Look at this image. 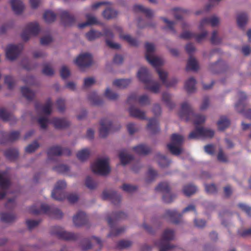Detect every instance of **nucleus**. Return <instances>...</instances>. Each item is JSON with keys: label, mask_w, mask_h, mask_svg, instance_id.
<instances>
[{"label": "nucleus", "mask_w": 251, "mask_h": 251, "mask_svg": "<svg viewBox=\"0 0 251 251\" xmlns=\"http://www.w3.org/2000/svg\"><path fill=\"white\" fill-rule=\"evenodd\" d=\"M178 114L181 120L192 122L195 125L202 124L205 121L204 116L195 114L191 105L187 101L182 103Z\"/></svg>", "instance_id": "obj_1"}, {"label": "nucleus", "mask_w": 251, "mask_h": 251, "mask_svg": "<svg viewBox=\"0 0 251 251\" xmlns=\"http://www.w3.org/2000/svg\"><path fill=\"white\" fill-rule=\"evenodd\" d=\"M137 75L144 84L146 89L154 93H158L159 92L161 84L158 81L152 80L151 75L146 68L141 67L138 72Z\"/></svg>", "instance_id": "obj_2"}, {"label": "nucleus", "mask_w": 251, "mask_h": 251, "mask_svg": "<svg viewBox=\"0 0 251 251\" xmlns=\"http://www.w3.org/2000/svg\"><path fill=\"white\" fill-rule=\"evenodd\" d=\"M126 213L122 211H119L113 213L111 217L107 218V222L110 227V233L108 234V237L117 236L123 233L126 228L124 226L119 227H116L117 221L125 219L126 217Z\"/></svg>", "instance_id": "obj_3"}, {"label": "nucleus", "mask_w": 251, "mask_h": 251, "mask_svg": "<svg viewBox=\"0 0 251 251\" xmlns=\"http://www.w3.org/2000/svg\"><path fill=\"white\" fill-rule=\"evenodd\" d=\"M29 211L35 215L46 213L56 219H60L63 217V213L58 208L50 207L43 203H38L33 205L30 208Z\"/></svg>", "instance_id": "obj_4"}, {"label": "nucleus", "mask_w": 251, "mask_h": 251, "mask_svg": "<svg viewBox=\"0 0 251 251\" xmlns=\"http://www.w3.org/2000/svg\"><path fill=\"white\" fill-rule=\"evenodd\" d=\"M146 58L147 60L157 69L164 63L163 60L155 54V48L153 44L147 43L145 45Z\"/></svg>", "instance_id": "obj_5"}, {"label": "nucleus", "mask_w": 251, "mask_h": 251, "mask_svg": "<svg viewBox=\"0 0 251 251\" xmlns=\"http://www.w3.org/2000/svg\"><path fill=\"white\" fill-rule=\"evenodd\" d=\"M174 230L167 229L164 231L161 240L155 243V244L159 247V251H169L174 248V246L171 245L169 242L174 240Z\"/></svg>", "instance_id": "obj_6"}, {"label": "nucleus", "mask_w": 251, "mask_h": 251, "mask_svg": "<svg viewBox=\"0 0 251 251\" xmlns=\"http://www.w3.org/2000/svg\"><path fill=\"white\" fill-rule=\"evenodd\" d=\"M92 171L97 174L105 176L110 171L109 159L107 157L98 158L91 166Z\"/></svg>", "instance_id": "obj_7"}, {"label": "nucleus", "mask_w": 251, "mask_h": 251, "mask_svg": "<svg viewBox=\"0 0 251 251\" xmlns=\"http://www.w3.org/2000/svg\"><path fill=\"white\" fill-rule=\"evenodd\" d=\"M184 138L182 136L173 134L172 136L171 143L167 145L170 152L174 155H178L183 152V149L181 147L183 143Z\"/></svg>", "instance_id": "obj_8"}, {"label": "nucleus", "mask_w": 251, "mask_h": 251, "mask_svg": "<svg viewBox=\"0 0 251 251\" xmlns=\"http://www.w3.org/2000/svg\"><path fill=\"white\" fill-rule=\"evenodd\" d=\"M214 135V130L201 126H197L195 130L192 131L189 135L190 139H196L199 138H211Z\"/></svg>", "instance_id": "obj_9"}, {"label": "nucleus", "mask_w": 251, "mask_h": 251, "mask_svg": "<svg viewBox=\"0 0 251 251\" xmlns=\"http://www.w3.org/2000/svg\"><path fill=\"white\" fill-rule=\"evenodd\" d=\"M40 28L37 22H32L28 24L21 34L22 39L25 41L30 39L31 36L37 35Z\"/></svg>", "instance_id": "obj_10"}, {"label": "nucleus", "mask_w": 251, "mask_h": 251, "mask_svg": "<svg viewBox=\"0 0 251 251\" xmlns=\"http://www.w3.org/2000/svg\"><path fill=\"white\" fill-rule=\"evenodd\" d=\"M51 234L56 236L57 237L66 240H75L77 235L74 233L65 231L60 226H52L50 229Z\"/></svg>", "instance_id": "obj_11"}, {"label": "nucleus", "mask_w": 251, "mask_h": 251, "mask_svg": "<svg viewBox=\"0 0 251 251\" xmlns=\"http://www.w3.org/2000/svg\"><path fill=\"white\" fill-rule=\"evenodd\" d=\"M66 183L64 180L58 181L51 192V197L57 201H61L65 198L64 189L66 187Z\"/></svg>", "instance_id": "obj_12"}, {"label": "nucleus", "mask_w": 251, "mask_h": 251, "mask_svg": "<svg viewBox=\"0 0 251 251\" xmlns=\"http://www.w3.org/2000/svg\"><path fill=\"white\" fill-rule=\"evenodd\" d=\"M155 190L164 193L163 200L166 203L171 202L176 197L175 195L172 194L170 192V187L168 183L166 182L160 183L155 188Z\"/></svg>", "instance_id": "obj_13"}, {"label": "nucleus", "mask_w": 251, "mask_h": 251, "mask_svg": "<svg viewBox=\"0 0 251 251\" xmlns=\"http://www.w3.org/2000/svg\"><path fill=\"white\" fill-rule=\"evenodd\" d=\"M92 62V56L89 53H83L79 54L75 60V64L80 69L90 66Z\"/></svg>", "instance_id": "obj_14"}, {"label": "nucleus", "mask_w": 251, "mask_h": 251, "mask_svg": "<svg viewBox=\"0 0 251 251\" xmlns=\"http://www.w3.org/2000/svg\"><path fill=\"white\" fill-rule=\"evenodd\" d=\"M156 70L162 84L166 87H173L177 84L178 82V79L177 78H173L170 80H167V78L168 77V73L167 72L159 68H157Z\"/></svg>", "instance_id": "obj_15"}, {"label": "nucleus", "mask_w": 251, "mask_h": 251, "mask_svg": "<svg viewBox=\"0 0 251 251\" xmlns=\"http://www.w3.org/2000/svg\"><path fill=\"white\" fill-rule=\"evenodd\" d=\"M71 154V151L68 148H62L59 146H54L50 148L48 151V158L50 160L53 159L54 156L61 155H70Z\"/></svg>", "instance_id": "obj_16"}, {"label": "nucleus", "mask_w": 251, "mask_h": 251, "mask_svg": "<svg viewBox=\"0 0 251 251\" xmlns=\"http://www.w3.org/2000/svg\"><path fill=\"white\" fill-rule=\"evenodd\" d=\"M112 122L107 118H104L100 121V126L99 127L100 136L101 137H106L109 133L111 128Z\"/></svg>", "instance_id": "obj_17"}, {"label": "nucleus", "mask_w": 251, "mask_h": 251, "mask_svg": "<svg viewBox=\"0 0 251 251\" xmlns=\"http://www.w3.org/2000/svg\"><path fill=\"white\" fill-rule=\"evenodd\" d=\"M220 23V18L216 15H213L209 18L202 19L199 25V29L202 30L204 27L210 25L212 27L218 26Z\"/></svg>", "instance_id": "obj_18"}, {"label": "nucleus", "mask_w": 251, "mask_h": 251, "mask_svg": "<svg viewBox=\"0 0 251 251\" xmlns=\"http://www.w3.org/2000/svg\"><path fill=\"white\" fill-rule=\"evenodd\" d=\"M127 101L130 104L137 101L141 105H148L151 103L150 98L146 94L142 95L138 97L136 94H131L128 97Z\"/></svg>", "instance_id": "obj_19"}, {"label": "nucleus", "mask_w": 251, "mask_h": 251, "mask_svg": "<svg viewBox=\"0 0 251 251\" xmlns=\"http://www.w3.org/2000/svg\"><path fill=\"white\" fill-rule=\"evenodd\" d=\"M101 198L104 200L110 201L115 205L119 204L121 201V196L112 190L103 191Z\"/></svg>", "instance_id": "obj_20"}, {"label": "nucleus", "mask_w": 251, "mask_h": 251, "mask_svg": "<svg viewBox=\"0 0 251 251\" xmlns=\"http://www.w3.org/2000/svg\"><path fill=\"white\" fill-rule=\"evenodd\" d=\"M53 107V103L50 99H48L43 105L40 104H36L35 108L38 112L42 114L49 115L52 112Z\"/></svg>", "instance_id": "obj_21"}, {"label": "nucleus", "mask_w": 251, "mask_h": 251, "mask_svg": "<svg viewBox=\"0 0 251 251\" xmlns=\"http://www.w3.org/2000/svg\"><path fill=\"white\" fill-rule=\"evenodd\" d=\"M239 100L235 104V110L239 113H243L244 112V109L247 106L246 102L247 96L242 92H238Z\"/></svg>", "instance_id": "obj_22"}, {"label": "nucleus", "mask_w": 251, "mask_h": 251, "mask_svg": "<svg viewBox=\"0 0 251 251\" xmlns=\"http://www.w3.org/2000/svg\"><path fill=\"white\" fill-rule=\"evenodd\" d=\"M51 123L55 128L59 129H65L71 126V122L65 118H54Z\"/></svg>", "instance_id": "obj_23"}, {"label": "nucleus", "mask_w": 251, "mask_h": 251, "mask_svg": "<svg viewBox=\"0 0 251 251\" xmlns=\"http://www.w3.org/2000/svg\"><path fill=\"white\" fill-rule=\"evenodd\" d=\"M73 221L75 226H80L86 223L87 217L84 212L79 211L74 215Z\"/></svg>", "instance_id": "obj_24"}, {"label": "nucleus", "mask_w": 251, "mask_h": 251, "mask_svg": "<svg viewBox=\"0 0 251 251\" xmlns=\"http://www.w3.org/2000/svg\"><path fill=\"white\" fill-rule=\"evenodd\" d=\"M61 21L66 26L72 25L75 21V18L73 15L65 10H61L59 12Z\"/></svg>", "instance_id": "obj_25"}, {"label": "nucleus", "mask_w": 251, "mask_h": 251, "mask_svg": "<svg viewBox=\"0 0 251 251\" xmlns=\"http://www.w3.org/2000/svg\"><path fill=\"white\" fill-rule=\"evenodd\" d=\"M10 185V181L2 174H0V187L2 192H0V200L3 199L6 196L5 191L8 189Z\"/></svg>", "instance_id": "obj_26"}, {"label": "nucleus", "mask_w": 251, "mask_h": 251, "mask_svg": "<svg viewBox=\"0 0 251 251\" xmlns=\"http://www.w3.org/2000/svg\"><path fill=\"white\" fill-rule=\"evenodd\" d=\"M128 112L129 115L135 118L142 120L147 119L145 112L137 107L131 106L128 109Z\"/></svg>", "instance_id": "obj_27"}, {"label": "nucleus", "mask_w": 251, "mask_h": 251, "mask_svg": "<svg viewBox=\"0 0 251 251\" xmlns=\"http://www.w3.org/2000/svg\"><path fill=\"white\" fill-rule=\"evenodd\" d=\"M165 216L170 218L173 223L177 224L180 221L181 214L176 210H168L165 212Z\"/></svg>", "instance_id": "obj_28"}, {"label": "nucleus", "mask_w": 251, "mask_h": 251, "mask_svg": "<svg viewBox=\"0 0 251 251\" xmlns=\"http://www.w3.org/2000/svg\"><path fill=\"white\" fill-rule=\"evenodd\" d=\"M119 156L121 163L123 165H126L133 159V156L128 154L127 151L126 150L121 151L119 153Z\"/></svg>", "instance_id": "obj_29"}, {"label": "nucleus", "mask_w": 251, "mask_h": 251, "mask_svg": "<svg viewBox=\"0 0 251 251\" xmlns=\"http://www.w3.org/2000/svg\"><path fill=\"white\" fill-rule=\"evenodd\" d=\"M162 100L170 109L173 108L175 106V104L172 100V95L168 92L162 93Z\"/></svg>", "instance_id": "obj_30"}, {"label": "nucleus", "mask_w": 251, "mask_h": 251, "mask_svg": "<svg viewBox=\"0 0 251 251\" xmlns=\"http://www.w3.org/2000/svg\"><path fill=\"white\" fill-rule=\"evenodd\" d=\"M85 16L87 21L79 24L78 26L79 28H83L88 25L96 24L98 23L97 19L94 16L87 14Z\"/></svg>", "instance_id": "obj_31"}, {"label": "nucleus", "mask_w": 251, "mask_h": 251, "mask_svg": "<svg viewBox=\"0 0 251 251\" xmlns=\"http://www.w3.org/2000/svg\"><path fill=\"white\" fill-rule=\"evenodd\" d=\"M134 10L137 12L140 11L145 13L146 17L149 18H151L154 15V12L151 9L140 4L134 5Z\"/></svg>", "instance_id": "obj_32"}, {"label": "nucleus", "mask_w": 251, "mask_h": 251, "mask_svg": "<svg viewBox=\"0 0 251 251\" xmlns=\"http://www.w3.org/2000/svg\"><path fill=\"white\" fill-rule=\"evenodd\" d=\"M6 57L11 61L16 59V45H9L6 50Z\"/></svg>", "instance_id": "obj_33"}, {"label": "nucleus", "mask_w": 251, "mask_h": 251, "mask_svg": "<svg viewBox=\"0 0 251 251\" xmlns=\"http://www.w3.org/2000/svg\"><path fill=\"white\" fill-rule=\"evenodd\" d=\"M133 150L139 155H146L151 151L150 148L144 144H140L134 147Z\"/></svg>", "instance_id": "obj_34"}, {"label": "nucleus", "mask_w": 251, "mask_h": 251, "mask_svg": "<svg viewBox=\"0 0 251 251\" xmlns=\"http://www.w3.org/2000/svg\"><path fill=\"white\" fill-rule=\"evenodd\" d=\"M155 158L156 161L158 162L159 165L162 168L167 167L170 164V161L164 155L160 153H157L156 155Z\"/></svg>", "instance_id": "obj_35"}, {"label": "nucleus", "mask_w": 251, "mask_h": 251, "mask_svg": "<svg viewBox=\"0 0 251 251\" xmlns=\"http://www.w3.org/2000/svg\"><path fill=\"white\" fill-rule=\"evenodd\" d=\"M196 81L193 77H190L185 83V88L189 93H193L196 90Z\"/></svg>", "instance_id": "obj_36"}, {"label": "nucleus", "mask_w": 251, "mask_h": 251, "mask_svg": "<svg viewBox=\"0 0 251 251\" xmlns=\"http://www.w3.org/2000/svg\"><path fill=\"white\" fill-rule=\"evenodd\" d=\"M162 19L166 24V25L163 27V29L168 30L173 34H176V31L175 28V25L176 23L169 21L165 18H162Z\"/></svg>", "instance_id": "obj_37"}, {"label": "nucleus", "mask_w": 251, "mask_h": 251, "mask_svg": "<svg viewBox=\"0 0 251 251\" xmlns=\"http://www.w3.org/2000/svg\"><path fill=\"white\" fill-rule=\"evenodd\" d=\"M118 14V13L116 10L110 8H107L102 13L103 17L107 20L116 18Z\"/></svg>", "instance_id": "obj_38"}, {"label": "nucleus", "mask_w": 251, "mask_h": 251, "mask_svg": "<svg viewBox=\"0 0 251 251\" xmlns=\"http://www.w3.org/2000/svg\"><path fill=\"white\" fill-rule=\"evenodd\" d=\"M90 154V150L88 148H84L78 151L76 154V156L79 160L84 161L88 158Z\"/></svg>", "instance_id": "obj_39"}, {"label": "nucleus", "mask_w": 251, "mask_h": 251, "mask_svg": "<svg viewBox=\"0 0 251 251\" xmlns=\"http://www.w3.org/2000/svg\"><path fill=\"white\" fill-rule=\"evenodd\" d=\"M217 125L218 128L221 130H223L229 126L230 121L227 117L222 116L218 122Z\"/></svg>", "instance_id": "obj_40"}, {"label": "nucleus", "mask_w": 251, "mask_h": 251, "mask_svg": "<svg viewBox=\"0 0 251 251\" xmlns=\"http://www.w3.org/2000/svg\"><path fill=\"white\" fill-rule=\"evenodd\" d=\"M248 20V16L245 13H240L237 16V23L238 25L241 28L243 27L247 24Z\"/></svg>", "instance_id": "obj_41"}, {"label": "nucleus", "mask_w": 251, "mask_h": 251, "mask_svg": "<svg viewBox=\"0 0 251 251\" xmlns=\"http://www.w3.org/2000/svg\"><path fill=\"white\" fill-rule=\"evenodd\" d=\"M149 130L152 133H155L159 130L158 126V121L155 118H152L149 120V124L147 126Z\"/></svg>", "instance_id": "obj_42"}, {"label": "nucleus", "mask_w": 251, "mask_h": 251, "mask_svg": "<svg viewBox=\"0 0 251 251\" xmlns=\"http://www.w3.org/2000/svg\"><path fill=\"white\" fill-rule=\"evenodd\" d=\"M131 80L129 79H121L115 80L113 81V84L119 88H125L130 83Z\"/></svg>", "instance_id": "obj_43"}, {"label": "nucleus", "mask_w": 251, "mask_h": 251, "mask_svg": "<svg viewBox=\"0 0 251 251\" xmlns=\"http://www.w3.org/2000/svg\"><path fill=\"white\" fill-rule=\"evenodd\" d=\"M85 185L90 190H94L98 186V182L90 176L86 177L85 180Z\"/></svg>", "instance_id": "obj_44"}, {"label": "nucleus", "mask_w": 251, "mask_h": 251, "mask_svg": "<svg viewBox=\"0 0 251 251\" xmlns=\"http://www.w3.org/2000/svg\"><path fill=\"white\" fill-rule=\"evenodd\" d=\"M197 190V187L192 184L185 185L183 188V192L187 196H190L194 194L196 192Z\"/></svg>", "instance_id": "obj_45"}, {"label": "nucleus", "mask_w": 251, "mask_h": 251, "mask_svg": "<svg viewBox=\"0 0 251 251\" xmlns=\"http://www.w3.org/2000/svg\"><path fill=\"white\" fill-rule=\"evenodd\" d=\"M102 36V33L98 31L92 29L86 34V36L89 41H93Z\"/></svg>", "instance_id": "obj_46"}, {"label": "nucleus", "mask_w": 251, "mask_h": 251, "mask_svg": "<svg viewBox=\"0 0 251 251\" xmlns=\"http://www.w3.org/2000/svg\"><path fill=\"white\" fill-rule=\"evenodd\" d=\"M120 38L126 41L129 45L131 46H137L139 44V42L137 39L132 38L130 35L128 34H120Z\"/></svg>", "instance_id": "obj_47"}, {"label": "nucleus", "mask_w": 251, "mask_h": 251, "mask_svg": "<svg viewBox=\"0 0 251 251\" xmlns=\"http://www.w3.org/2000/svg\"><path fill=\"white\" fill-rule=\"evenodd\" d=\"M198 68L199 66L196 60L194 58L190 57L187 62V70L197 71Z\"/></svg>", "instance_id": "obj_48"}, {"label": "nucleus", "mask_w": 251, "mask_h": 251, "mask_svg": "<svg viewBox=\"0 0 251 251\" xmlns=\"http://www.w3.org/2000/svg\"><path fill=\"white\" fill-rule=\"evenodd\" d=\"M104 95L108 99L112 101H116L118 100L119 98V95L117 93L110 90L108 88L106 89Z\"/></svg>", "instance_id": "obj_49"}, {"label": "nucleus", "mask_w": 251, "mask_h": 251, "mask_svg": "<svg viewBox=\"0 0 251 251\" xmlns=\"http://www.w3.org/2000/svg\"><path fill=\"white\" fill-rule=\"evenodd\" d=\"M53 170L58 173H61L65 175H69L70 168L69 167L64 164H60L55 166L53 168Z\"/></svg>", "instance_id": "obj_50"}, {"label": "nucleus", "mask_w": 251, "mask_h": 251, "mask_svg": "<svg viewBox=\"0 0 251 251\" xmlns=\"http://www.w3.org/2000/svg\"><path fill=\"white\" fill-rule=\"evenodd\" d=\"M23 95L28 100H32L34 97V93L28 88L24 87L21 89Z\"/></svg>", "instance_id": "obj_51"}, {"label": "nucleus", "mask_w": 251, "mask_h": 251, "mask_svg": "<svg viewBox=\"0 0 251 251\" xmlns=\"http://www.w3.org/2000/svg\"><path fill=\"white\" fill-rule=\"evenodd\" d=\"M88 99L95 105H99L101 103L100 97L95 92H92L89 95Z\"/></svg>", "instance_id": "obj_52"}, {"label": "nucleus", "mask_w": 251, "mask_h": 251, "mask_svg": "<svg viewBox=\"0 0 251 251\" xmlns=\"http://www.w3.org/2000/svg\"><path fill=\"white\" fill-rule=\"evenodd\" d=\"M56 15L52 11H46L44 14V19L47 23H51L55 21Z\"/></svg>", "instance_id": "obj_53"}, {"label": "nucleus", "mask_w": 251, "mask_h": 251, "mask_svg": "<svg viewBox=\"0 0 251 251\" xmlns=\"http://www.w3.org/2000/svg\"><path fill=\"white\" fill-rule=\"evenodd\" d=\"M15 217L13 214L3 213L1 214L0 220L5 223H10L14 220Z\"/></svg>", "instance_id": "obj_54"}, {"label": "nucleus", "mask_w": 251, "mask_h": 251, "mask_svg": "<svg viewBox=\"0 0 251 251\" xmlns=\"http://www.w3.org/2000/svg\"><path fill=\"white\" fill-rule=\"evenodd\" d=\"M12 115L5 110L4 108H0V118L4 121H8L11 119Z\"/></svg>", "instance_id": "obj_55"}, {"label": "nucleus", "mask_w": 251, "mask_h": 251, "mask_svg": "<svg viewBox=\"0 0 251 251\" xmlns=\"http://www.w3.org/2000/svg\"><path fill=\"white\" fill-rule=\"evenodd\" d=\"M174 15L176 19L181 20L182 19V15L186 13L187 10L181 8L176 7L173 9Z\"/></svg>", "instance_id": "obj_56"}, {"label": "nucleus", "mask_w": 251, "mask_h": 251, "mask_svg": "<svg viewBox=\"0 0 251 251\" xmlns=\"http://www.w3.org/2000/svg\"><path fill=\"white\" fill-rule=\"evenodd\" d=\"M157 176V173L152 168H149L147 174V177L146 181L148 182H150L154 180Z\"/></svg>", "instance_id": "obj_57"}, {"label": "nucleus", "mask_w": 251, "mask_h": 251, "mask_svg": "<svg viewBox=\"0 0 251 251\" xmlns=\"http://www.w3.org/2000/svg\"><path fill=\"white\" fill-rule=\"evenodd\" d=\"M38 123L42 129H46L48 126L49 121L48 118L40 117L38 119Z\"/></svg>", "instance_id": "obj_58"}, {"label": "nucleus", "mask_w": 251, "mask_h": 251, "mask_svg": "<svg viewBox=\"0 0 251 251\" xmlns=\"http://www.w3.org/2000/svg\"><path fill=\"white\" fill-rule=\"evenodd\" d=\"M39 147L38 142L36 141H34L31 144L28 145L25 148V151L27 153H32L35 151Z\"/></svg>", "instance_id": "obj_59"}, {"label": "nucleus", "mask_w": 251, "mask_h": 251, "mask_svg": "<svg viewBox=\"0 0 251 251\" xmlns=\"http://www.w3.org/2000/svg\"><path fill=\"white\" fill-rule=\"evenodd\" d=\"M132 243L130 241L123 240L117 243L116 247L118 249H124L130 247Z\"/></svg>", "instance_id": "obj_60"}, {"label": "nucleus", "mask_w": 251, "mask_h": 251, "mask_svg": "<svg viewBox=\"0 0 251 251\" xmlns=\"http://www.w3.org/2000/svg\"><path fill=\"white\" fill-rule=\"evenodd\" d=\"M80 246L81 250L83 251H86L90 249L92 247L90 241L88 239H84L82 240L81 242Z\"/></svg>", "instance_id": "obj_61"}, {"label": "nucleus", "mask_w": 251, "mask_h": 251, "mask_svg": "<svg viewBox=\"0 0 251 251\" xmlns=\"http://www.w3.org/2000/svg\"><path fill=\"white\" fill-rule=\"evenodd\" d=\"M57 108L60 112H63L65 110V100L64 99L59 98L56 101Z\"/></svg>", "instance_id": "obj_62"}, {"label": "nucleus", "mask_w": 251, "mask_h": 251, "mask_svg": "<svg viewBox=\"0 0 251 251\" xmlns=\"http://www.w3.org/2000/svg\"><path fill=\"white\" fill-rule=\"evenodd\" d=\"M4 155L8 159H13L16 158V150L9 149L4 151Z\"/></svg>", "instance_id": "obj_63"}, {"label": "nucleus", "mask_w": 251, "mask_h": 251, "mask_svg": "<svg viewBox=\"0 0 251 251\" xmlns=\"http://www.w3.org/2000/svg\"><path fill=\"white\" fill-rule=\"evenodd\" d=\"M42 72L44 75L48 76H50L53 74V70L50 65L48 64L44 65Z\"/></svg>", "instance_id": "obj_64"}]
</instances>
